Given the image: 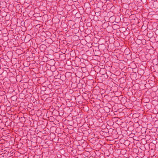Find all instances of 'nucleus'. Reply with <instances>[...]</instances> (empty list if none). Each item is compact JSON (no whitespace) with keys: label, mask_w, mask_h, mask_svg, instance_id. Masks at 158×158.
I'll return each instance as SVG.
<instances>
[{"label":"nucleus","mask_w":158,"mask_h":158,"mask_svg":"<svg viewBox=\"0 0 158 158\" xmlns=\"http://www.w3.org/2000/svg\"><path fill=\"white\" fill-rule=\"evenodd\" d=\"M41 46H45L44 45H42Z\"/></svg>","instance_id":"nucleus-1"}]
</instances>
